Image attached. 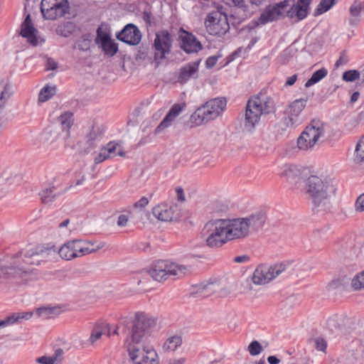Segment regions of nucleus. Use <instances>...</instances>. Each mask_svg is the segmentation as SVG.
<instances>
[{"instance_id":"9","label":"nucleus","mask_w":364,"mask_h":364,"mask_svg":"<svg viewBox=\"0 0 364 364\" xmlns=\"http://www.w3.org/2000/svg\"><path fill=\"white\" fill-rule=\"evenodd\" d=\"M223 219L208 222L203 230L206 237V245L210 247H218L229 241L226 237V228Z\"/></svg>"},{"instance_id":"48","label":"nucleus","mask_w":364,"mask_h":364,"mask_svg":"<svg viewBox=\"0 0 364 364\" xmlns=\"http://www.w3.org/2000/svg\"><path fill=\"white\" fill-rule=\"evenodd\" d=\"M363 10H364V5L362 3L354 2L350 8V13L353 17L357 18Z\"/></svg>"},{"instance_id":"37","label":"nucleus","mask_w":364,"mask_h":364,"mask_svg":"<svg viewBox=\"0 0 364 364\" xmlns=\"http://www.w3.org/2000/svg\"><path fill=\"white\" fill-rule=\"evenodd\" d=\"M56 88L55 86L46 85L40 91L38 102H45L55 95Z\"/></svg>"},{"instance_id":"41","label":"nucleus","mask_w":364,"mask_h":364,"mask_svg":"<svg viewBox=\"0 0 364 364\" xmlns=\"http://www.w3.org/2000/svg\"><path fill=\"white\" fill-rule=\"evenodd\" d=\"M291 261L282 260L278 261L274 264V277L281 275L290 267Z\"/></svg>"},{"instance_id":"58","label":"nucleus","mask_w":364,"mask_h":364,"mask_svg":"<svg viewBox=\"0 0 364 364\" xmlns=\"http://www.w3.org/2000/svg\"><path fill=\"white\" fill-rule=\"evenodd\" d=\"M149 203V200L146 197H142L134 203L135 208H144Z\"/></svg>"},{"instance_id":"15","label":"nucleus","mask_w":364,"mask_h":364,"mask_svg":"<svg viewBox=\"0 0 364 364\" xmlns=\"http://www.w3.org/2000/svg\"><path fill=\"white\" fill-rule=\"evenodd\" d=\"M364 355V346L360 340L355 339L346 344V352L338 360V364H354L355 361Z\"/></svg>"},{"instance_id":"61","label":"nucleus","mask_w":364,"mask_h":364,"mask_svg":"<svg viewBox=\"0 0 364 364\" xmlns=\"http://www.w3.org/2000/svg\"><path fill=\"white\" fill-rule=\"evenodd\" d=\"M186 362V359L185 358H173V359H170L168 361V364H184Z\"/></svg>"},{"instance_id":"13","label":"nucleus","mask_w":364,"mask_h":364,"mask_svg":"<svg viewBox=\"0 0 364 364\" xmlns=\"http://www.w3.org/2000/svg\"><path fill=\"white\" fill-rule=\"evenodd\" d=\"M171 36L167 31H160L156 33L154 43V59L158 63L171 52Z\"/></svg>"},{"instance_id":"52","label":"nucleus","mask_w":364,"mask_h":364,"mask_svg":"<svg viewBox=\"0 0 364 364\" xmlns=\"http://www.w3.org/2000/svg\"><path fill=\"white\" fill-rule=\"evenodd\" d=\"M223 1L230 6H237L242 9L246 7L245 0H223Z\"/></svg>"},{"instance_id":"27","label":"nucleus","mask_w":364,"mask_h":364,"mask_svg":"<svg viewBox=\"0 0 364 364\" xmlns=\"http://www.w3.org/2000/svg\"><path fill=\"white\" fill-rule=\"evenodd\" d=\"M182 48L186 53H196L201 49V44L198 41L194 36L191 33H186L182 36Z\"/></svg>"},{"instance_id":"40","label":"nucleus","mask_w":364,"mask_h":364,"mask_svg":"<svg viewBox=\"0 0 364 364\" xmlns=\"http://www.w3.org/2000/svg\"><path fill=\"white\" fill-rule=\"evenodd\" d=\"M73 24L70 22H66L58 25L56 28L55 32L58 35L68 37L73 30Z\"/></svg>"},{"instance_id":"50","label":"nucleus","mask_w":364,"mask_h":364,"mask_svg":"<svg viewBox=\"0 0 364 364\" xmlns=\"http://www.w3.org/2000/svg\"><path fill=\"white\" fill-rule=\"evenodd\" d=\"M9 122V116L7 112L0 109V133L6 128Z\"/></svg>"},{"instance_id":"46","label":"nucleus","mask_w":364,"mask_h":364,"mask_svg":"<svg viewBox=\"0 0 364 364\" xmlns=\"http://www.w3.org/2000/svg\"><path fill=\"white\" fill-rule=\"evenodd\" d=\"M247 349L250 354L253 356L259 355L263 350L262 346L257 341H252Z\"/></svg>"},{"instance_id":"18","label":"nucleus","mask_w":364,"mask_h":364,"mask_svg":"<svg viewBox=\"0 0 364 364\" xmlns=\"http://www.w3.org/2000/svg\"><path fill=\"white\" fill-rule=\"evenodd\" d=\"M95 41L107 55L112 57L118 51L117 44L111 39L109 33L103 31L101 27L97 30Z\"/></svg>"},{"instance_id":"39","label":"nucleus","mask_w":364,"mask_h":364,"mask_svg":"<svg viewBox=\"0 0 364 364\" xmlns=\"http://www.w3.org/2000/svg\"><path fill=\"white\" fill-rule=\"evenodd\" d=\"M350 287L354 291L364 290V271L354 275L350 281Z\"/></svg>"},{"instance_id":"57","label":"nucleus","mask_w":364,"mask_h":364,"mask_svg":"<svg viewBox=\"0 0 364 364\" xmlns=\"http://www.w3.org/2000/svg\"><path fill=\"white\" fill-rule=\"evenodd\" d=\"M46 69L54 70L58 67V63L52 58H48L46 63Z\"/></svg>"},{"instance_id":"1","label":"nucleus","mask_w":364,"mask_h":364,"mask_svg":"<svg viewBox=\"0 0 364 364\" xmlns=\"http://www.w3.org/2000/svg\"><path fill=\"white\" fill-rule=\"evenodd\" d=\"M157 318L145 312L139 311L134 315L126 345L130 359L134 364H159L156 350L144 344L156 327Z\"/></svg>"},{"instance_id":"63","label":"nucleus","mask_w":364,"mask_h":364,"mask_svg":"<svg viewBox=\"0 0 364 364\" xmlns=\"http://www.w3.org/2000/svg\"><path fill=\"white\" fill-rule=\"evenodd\" d=\"M249 259V257L247 255L238 256L235 258V262L240 263L247 262Z\"/></svg>"},{"instance_id":"62","label":"nucleus","mask_w":364,"mask_h":364,"mask_svg":"<svg viewBox=\"0 0 364 364\" xmlns=\"http://www.w3.org/2000/svg\"><path fill=\"white\" fill-rule=\"evenodd\" d=\"M11 324H13V323L11 322V316L7 317L4 320L0 321V328L5 327V326H6L8 325H11Z\"/></svg>"},{"instance_id":"24","label":"nucleus","mask_w":364,"mask_h":364,"mask_svg":"<svg viewBox=\"0 0 364 364\" xmlns=\"http://www.w3.org/2000/svg\"><path fill=\"white\" fill-rule=\"evenodd\" d=\"M280 174L292 183H296L302 178L301 168L294 164L284 165Z\"/></svg>"},{"instance_id":"26","label":"nucleus","mask_w":364,"mask_h":364,"mask_svg":"<svg viewBox=\"0 0 364 364\" xmlns=\"http://www.w3.org/2000/svg\"><path fill=\"white\" fill-rule=\"evenodd\" d=\"M13 93V85L10 80L8 79L0 80V109L5 107Z\"/></svg>"},{"instance_id":"34","label":"nucleus","mask_w":364,"mask_h":364,"mask_svg":"<svg viewBox=\"0 0 364 364\" xmlns=\"http://www.w3.org/2000/svg\"><path fill=\"white\" fill-rule=\"evenodd\" d=\"M38 316L44 319L53 318L60 314V309L58 307H41L36 310Z\"/></svg>"},{"instance_id":"49","label":"nucleus","mask_w":364,"mask_h":364,"mask_svg":"<svg viewBox=\"0 0 364 364\" xmlns=\"http://www.w3.org/2000/svg\"><path fill=\"white\" fill-rule=\"evenodd\" d=\"M354 210L356 213L364 212V193L360 194L355 200Z\"/></svg>"},{"instance_id":"36","label":"nucleus","mask_w":364,"mask_h":364,"mask_svg":"<svg viewBox=\"0 0 364 364\" xmlns=\"http://www.w3.org/2000/svg\"><path fill=\"white\" fill-rule=\"evenodd\" d=\"M327 74H328V70L324 68H322L316 70V72H314L313 73V75H311L310 79H309L306 82L305 87H309L312 86L313 85L318 82L322 79H323L327 75Z\"/></svg>"},{"instance_id":"56","label":"nucleus","mask_w":364,"mask_h":364,"mask_svg":"<svg viewBox=\"0 0 364 364\" xmlns=\"http://www.w3.org/2000/svg\"><path fill=\"white\" fill-rule=\"evenodd\" d=\"M129 221V217L126 215H120L118 217L117 224L119 227H125Z\"/></svg>"},{"instance_id":"17","label":"nucleus","mask_w":364,"mask_h":364,"mask_svg":"<svg viewBox=\"0 0 364 364\" xmlns=\"http://www.w3.org/2000/svg\"><path fill=\"white\" fill-rule=\"evenodd\" d=\"M20 35L27 39L32 46H36L39 43L44 42V39L40 36L39 31L34 27L30 14H27L21 26Z\"/></svg>"},{"instance_id":"54","label":"nucleus","mask_w":364,"mask_h":364,"mask_svg":"<svg viewBox=\"0 0 364 364\" xmlns=\"http://www.w3.org/2000/svg\"><path fill=\"white\" fill-rule=\"evenodd\" d=\"M90 41L85 38L81 39L77 43V48L81 50H87L90 48Z\"/></svg>"},{"instance_id":"59","label":"nucleus","mask_w":364,"mask_h":364,"mask_svg":"<svg viewBox=\"0 0 364 364\" xmlns=\"http://www.w3.org/2000/svg\"><path fill=\"white\" fill-rule=\"evenodd\" d=\"M176 194H177V199L179 201L183 202L185 201V195L183 193V190L182 188H177L176 190Z\"/></svg>"},{"instance_id":"23","label":"nucleus","mask_w":364,"mask_h":364,"mask_svg":"<svg viewBox=\"0 0 364 364\" xmlns=\"http://www.w3.org/2000/svg\"><path fill=\"white\" fill-rule=\"evenodd\" d=\"M364 249V242L360 237L350 241L345 248L340 249L338 254L346 258L353 259L359 256Z\"/></svg>"},{"instance_id":"44","label":"nucleus","mask_w":364,"mask_h":364,"mask_svg":"<svg viewBox=\"0 0 364 364\" xmlns=\"http://www.w3.org/2000/svg\"><path fill=\"white\" fill-rule=\"evenodd\" d=\"M334 0H321L315 11V15L321 14L327 11L333 6Z\"/></svg>"},{"instance_id":"51","label":"nucleus","mask_w":364,"mask_h":364,"mask_svg":"<svg viewBox=\"0 0 364 364\" xmlns=\"http://www.w3.org/2000/svg\"><path fill=\"white\" fill-rule=\"evenodd\" d=\"M45 134L46 135V139L47 141H54L58 138L59 131L58 128L55 127L48 129Z\"/></svg>"},{"instance_id":"64","label":"nucleus","mask_w":364,"mask_h":364,"mask_svg":"<svg viewBox=\"0 0 364 364\" xmlns=\"http://www.w3.org/2000/svg\"><path fill=\"white\" fill-rule=\"evenodd\" d=\"M359 93L358 92H354L352 95H351V97H350V101L352 102H355L358 100V97H359Z\"/></svg>"},{"instance_id":"16","label":"nucleus","mask_w":364,"mask_h":364,"mask_svg":"<svg viewBox=\"0 0 364 364\" xmlns=\"http://www.w3.org/2000/svg\"><path fill=\"white\" fill-rule=\"evenodd\" d=\"M152 213L156 218L164 222L176 221L181 216L180 209L176 204H159L153 208Z\"/></svg>"},{"instance_id":"12","label":"nucleus","mask_w":364,"mask_h":364,"mask_svg":"<svg viewBox=\"0 0 364 364\" xmlns=\"http://www.w3.org/2000/svg\"><path fill=\"white\" fill-rule=\"evenodd\" d=\"M68 0H42L41 11L46 20H56L69 11Z\"/></svg>"},{"instance_id":"19","label":"nucleus","mask_w":364,"mask_h":364,"mask_svg":"<svg viewBox=\"0 0 364 364\" xmlns=\"http://www.w3.org/2000/svg\"><path fill=\"white\" fill-rule=\"evenodd\" d=\"M273 279V266L268 264H260L255 269L251 281L253 284L264 286L269 284Z\"/></svg>"},{"instance_id":"29","label":"nucleus","mask_w":364,"mask_h":364,"mask_svg":"<svg viewBox=\"0 0 364 364\" xmlns=\"http://www.w3.org/2000/svg\"><path fill=\"white\" fill-rule=\"evenodd\" d=\"M63 350L61 348H58L50 355L37 358L36 362L38 364H60L63 360Z\"/></svg>"},{"instance_id":"7","label":"nucleus","mask_w":364,"mask_h":364,"mask_svg":"<svg viewBox=\"0 0 364 364\" xmlns=\"http://www.w3.org/2000/svg\"><path fill=\"white\" fill-rule=\"evenodd\" d=\"M326 125L320 119L311 120L296 139V146L301 151H311L324 139Z\"/></svg>"},{"instance_id":"35","label":"nucleus","mask_w":364,"mask_h":364,"mask_svg":"<svg viewBox=\"0 0 364 364\" xmlns=\"http://www.w3.org/2000/svg\"><path fill=\"white\" fill-rule=\"evenodd\" d=\"M353 161L356 164H360L364 161V136L358 139L355 145Z\"/></svg>"},{"instance_id":"8","label":"nucleus","mask_w":364,"mask_h":364,"mask_svg":"<svg viewBox=\"0 0 364 364\" xmlns=\"http://www.w3.org/2000/svg\"><path fill=\"white\" fill-rule=\"evenodd\" d=\"M187 267L168 260H159L154 262L149 269V274L156 282H163L169 276L181 277L187 273Z\"/></svg>"},{"instance_id":"21","label":"nucleus","mask_w":364,"mask_h":364,"mask_svg":"<svg viewBox=\"0 0 364 364\" xmlns=\"http://www.w3.org/2000/svg\"><path fill=\"white\" fill-rule=\"evenodd\" d=\"M117 38L127 44L135 46L139 43L141 34L136 26L130 23L117 35Z\"/></svg>"},{"instance_id":"55","label":"nucleus","mask_w":364,"mask_h":364,"mask_svg":"<svg viewBox=\"0 0 364 364\" xmlns=\"http://www.w3.org/2000/svg\"><path fill=\"white\" fill-rule=\"evenodd\" d=\"M220 55H213L209 57L205 61V65L208 68H212L216 64Z\"/></svg>"},{"instance_id":"32","label":"nucleus","mask_w":364,"mask_h":364,"mask_svg":"<svg viewBox=\"0 0 364 364\" xmlns=\"http://www.w3.org/2000/svg\"><path fill=\"white\" fill-rule=\"evenodd\" d=\"M39 196L41 202L44 204L52 203L58 196L57 193L55 191L54 186L43 188L39 193Z\"/></svg>"},{"instance_id":"42","label":"nucleus","mask_w":364,"mask_h":364,"mask_svg":"<svg viewBox=\"0 0 364 364\" xmlns=\"http://www.w3.org/2000/svg\"><path fill=\"white\" fill-rule=\"evenodd\" d=\"M348 283V278L345 275L339 276L334 278L328 283V287L335 289L340 287L344 286Z\"/></svg>"},{"instance_id":"2","label":"nucleus","mask_w":364,"mask_h":364,"mask_svg":"<svg viewBox=\"0 0 364 364\" xmlns=\"http://www.w3.org/2000/svg\"><path fill=\"white\" fill-rule=\"evenodd\" d=\"M304 189L314 212L325 214L332 210L336 185L331 179L311 175L306 180Z\"/></svg>"},{"instance_id":"53","label":"nucleus","mask_w":364,"mask_h":364,"mask_svg":"<svg viewBox=\"0 0 364 364\" xmlns=\"http://www.w3.org/2000/svg\"><path fill=\"white\" fill-rule=\"evenodd\" d=\"M314 342H315V345H316V348L318 350H321L323 352H324L326 350L327 344H326V341L323 338H316L315 339Z\"/></svg>"},{"instance_id":"43","label":"nucleus","mask_w":364,"mask_h":364,"mask_svg":"<svg viewBox=\"0 0 364 364\" xmlns=\"http://www.w3.org/2000/svg\"><path fill=\"white\" fill-rule=\"evenodd\" d=\"M260 23L264 24L273 21V6H268L266 10L261 14L259 19Z\"/></svg>"},{"instance_id":"30","label":"nucleus","mask_w":364,"mask_h":364,"mask_svg":"<svg viewBox=\"0 0 364 364\" xmlns=\"http://www.w3.org/2000/svg\"><path fill=\"white\" fill-rule=\"evenodd\" d=\"M102 131L100 127H92L85 137V144L88 149L95 147L102 139Z\"/></svg>"},{"instance_id":"6","label":"nucleus","mask_w":364,"mask_h":364,"mask_svg":"<svg viewBox=\"0 0 364 364\" xmlns=\"http://www.w3.org/2000/svg\"><path fill=\"white\" fill-rule=\"evenodd\" d=\"M227 100L225 97H216L207 101L198 107L191 115V122L200 126L220 117L226 109Z\"/></svg>"},{"instance_id":"3","label":"nucleus","mask_w":364,"mask_h":364,"mask_svg":"<svg viewBox=\"0 0 364 364\" xmlns=\"http://www.w3.org/2000/svg\"><path fill=\"white\" fill-rule=\"evenodd\" d=\"M223 220L226 226V237L230 241L245 238L252 232L260 230L267 220V215L259 211L245 218Z\"/></svg>"},{"instance_id":"25","label":"nucleus","mask_w":364,"mask_h":364,"mask_svg":"<svg viewBox=\"0 0 364 364\" xmlns=\"http://www.w3.org/2000/svg\"><path fill=\"white\" fill-rule=\"evenodd\" d=\"M200 60L189 63L180 69L178 82L184 83L192 77L198 76Z\"/></svg>"},{"instance_id":"4","label":"nucleus","mask_w":364,"mask_h":364,"mask_svg":"<svg viewBox=\"0 0 364 364\" xmlns=\"http://www.w3.org/2000/svg\"><path fill=\"white\" fill-rule=\"evenodd\" d=\"M273 92L272 89H263L247 101L245 110V129L252 131L263 114L271 112L273 107Z\"/></svg>"},{"instance_id":"45","label":"nucleus","mask_w":364,"mask_h":364,"mask_svg":"<svg viewBox=\"0 0 364 364\" xmlns=\"http://www.w3.org/2000/svg\"><path fill=\"white\" fill-rule=\"evenodd\" d=\"M33 315L32 312H21L11 315V322L14 323L21 321L22 320H28Z\"/></svg>"},{"instance_id":"28","label":"nucleus","mask_w":364,"mask_h":364,"mask_svg":"<svg viewBox=\"0 0 364 364\" xmlns=\"http://www.w3.org/2000/svg\"><path fill=\"white\" fill-rule=\"evenodd\" d=\"M57 122L62 129L65 137L68 138L70 135L69 130L74 122L73 114L70 112H65L58 117Z\"/></svg>"},{"instance_id":"22","label":"nucleus","mask_w":364,"mask_h":364,"mask_svg":"<svg viewBox=\"0 0 364 364\" xmlns=\"http://www.w3.org/2000/svg\"><path fill=\"white\" fill-rule=\"evenodd\" d=\"M184 104H175L170 109L166 117L157 126L154 130L155 134H159L162 132L165 129L169 127L176 118L184 109Z\"/></svg>"},{"instance_id":"14","label":"nucleus","mask_w":364,"mask_h":364,"mask_svg":"<svg viewBox=\"0 0 364 364\" xmlns=\"http://www.w3.org/2000/svg\"><path fill=\"white\" fill-rule=\"evenodd\" d=\"M54 245H47L41 247L32 248L23 252L27 264L32 267L39 266L45 258L51 253H55Z\"/></svg>"},{"instance_id":"60","label":"nucleus","mask_w":364,"mask_h":364,"mask_svg":"<svg viewBox=\"0 0 364 364\" xmlns=\"http://www.w3.org/2000/svg\"><path fill=\"white\" fill-rule=\"evenodd\" d=\"M296 79H297V75H293L289 77L287 79L285 85L286 86H291V85H293L295 83V82L296 81Z\"/></svg>"},{"instance_id":"38","label":"nucleus","mask_w":364,"mask_h":364,"mask_svg":"<svg viewBox=\"0 0 364 364\" xmlns=\"http://www.w3.org/2000/svg\"><path fill=\"white\" fill-rule=\"evenodd\" d=\"M105 328L106 326L102 324L95 325L92 330L88 342L92 346L95 345V343L101 338L102 334L105 333Z\"/></svg>"},{"instance_id":"11","label":"nucleus","mask_w":364,"mask_h":364,"mask_svg":"<svg viewBox=\"0 0 364 364\" xmlns=\"http://www.w3.org/2000/svg\"><path fill=\"white\" fill-rule=\"evenodd\" d=\"M205 26L207 32L212 36H223L230 29L227 15L218 11L208 14L205 20Z\"/></svg>"},{"instance_id":"31","label":"nucleus","mask_w":364,"mask_h":364,"mask_svg":"<svg viewBox=\"0 0 364 364\" xmlns=\"http://www.w3.org/2000/svg\"><path fill=\"white\" fill-rule=\"evenodd\" d=\"M182 343V338L180 336H173L166 339L163 345L165 352L175 351Z\"/></svg>"},{"instance_id":"33","label":"nucleus","mask_w":364,"mask_h":364,"mask_svg":"<svg viewBox=\"0 0 364 364\" xmlns=\"http://www.w3.org/2000/svg\"><path fill=\"white\" fill-rule=\"evenodd\" d=\"M196 288L197 294L202 296H208L218 289V285L215 283L200 284Z\"/></svg>"},{"instance_id":"20","label":"nucleus","mask_w":364,"mask_h":364,"mask_svg":"<svg viewBox=\"0 0 364 364\" xmlns=\"http://www.w3.org/2000/svg\"><path fill=\"white\" fill-rule=\"evenodd\" d=\"M117 155L124 156V152L118 143L110 141L100 149V152L94 159V162L98 164Z\"/></svg>"},{"instance_id":"5","label":"nucleus","mask_w":364,"mask_h":364,"mask_svg":"<svg viewBox=\"0 0 364 364\" xmlns=\"http://www.w3.org/2000/svg\"><path fill=\"white\" fill-rule=\"evenodd\" d=\"M105 246V242L96 244L88 240L74 239L62 245L59 248L55 245L59 257L65 261H72L92 253L96 252Z\"/></svg>"},{"instance_id":"47","label":"nucleus","mask_w":364,"mask_h":364,"mask_svg":"<svg viewBox=\"0 0 364 364\" xmlns=\"http://www.w3.org/2000/svg\"><path fill=\"white\" fill-rule=\"evenodd\" d=\"M360 77V73L355 70H350L343 73V80L346 82H353Z\"/></svg>"},{"instance_id":"10","label":"nucleus","mask_w":364,"mask_h":364,"mask_svg":"<svg viewBox=\"0 0 364 364\" xmlns=\"http://www.w3.org/2000/svg\"><path fill=\"white\" fill-rule=\"evenodd\" d=\"M306 107V100L299 99L294 100L287 109V117H284L278 124V132L285 134L289 128H294L303 122L301 112Z\"/></svg>"}]
</instances>
